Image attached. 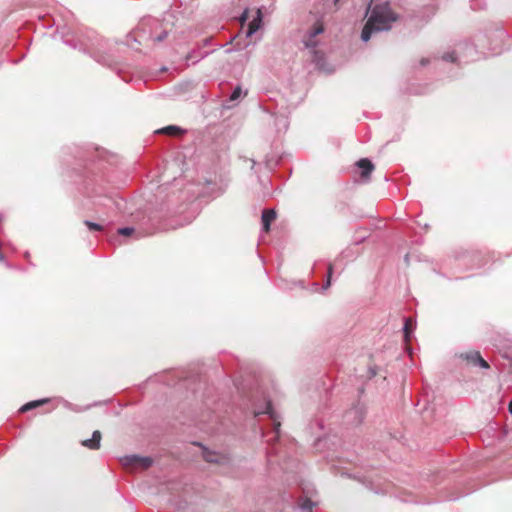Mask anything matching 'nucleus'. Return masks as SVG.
Segmentation results:
<instances>
[{
	"label": "nucleus",
	"mask_w": 512,
	"mask_h": 512,
	"mask_svg": "<svg viewBox=\"0 0 512 512\" xmlns=\"http://www.w3.org/2000/svg\"><path fill=\"white\" fill-rule=\"evenodd\" d=\"M396 20L397 16L388 4L376 5L362 30L361 39L367 42L373 32L390 29Z\"/></svg>",
	"instance_id": "f257e3e1"
},
{
	"label": "nucleus",
	"mask_w": 512,
	"mask_h": 512,
	"mask_svg": "<svg viewBox=\"0 0 512 512\" xmlns=\"http://www.w3.org/2000/svg\"><path fill=\"white\" fill-rule=\"evenodd\" d=\"M459 358L465 361L466 365L470 367H480L482 369H489L490 367L479 351L472 350L461 353Z\"/></svg>",
	"instance_id": "f03ea898"
},
{
	"label": "nucleus",
	"mask_w": 512,
	"mask_h": 512,
	"mask_svg": "<svg viewBox=\"0 0 512 512\" xmlns=\"http://www.w3.org/2000/svg\"><path fill=\"white\" fill-rule=\"evenodd\" d=\"M122 463L127 468L146 470L152 465L153 460L150 457L131 455L124 457Z\"/></svg>",
	"instance_id": "7ed1b4c3"
},
{
	"label": "nucleus",
	"mask_w": 512,
	"mask_h": 512,
	"mask_svg": "<svg viewBox=\"0 0 512 512\" xmlns=\"http://www.w3.org/2000/svg\"><path fill=\"white\" fill-rule=\"evenodd\" d=\"M101 432L96 430L93 432L91 439H86L81 442V444L91 450H97L100 448V441H101Z\"/></svg>",
	"instance_id": "20e7f679"
},
{
	"label": "nucleus",
	"mask_w": 512,
	"mask_h": 512,
	"mask_svg": "<svg viewBox=\"0 0 512 512\" xmlns=\"http://www.w3.org/2000/svg\"><path fill=\"white\" fill-rule=\"evenodd\" d=\"M276 219V212L273 209H266L262 213V224L265 232L270 231L271 223Z\"/></svg>",
	"instance_id": "39448f33"
},
{
	"label": "nucleus",
	"mask_w": 512,
	"mask_h": 512,
	"mask_svg": "<svg viewBox=\"0 0 512 512\" xmlns=\"http://www.w3.org/2000/svg\"><path fill=\"white\" fill-rule=\"evenodd\" d=\"M357 166L362 170L361 172V176L363 178H368L369 175L371 174V172L373 171L374 169V165L372 164V162L367 159V158H363V159H360L358 162H357Z\"/></svg>",
	"instance_id": "423d86ee"
},
{
	"label": "nucleus",
	"mask_w": 512,
	"mask_h": 512,
	"mask_svg": "<svg viewBox=\"0 0 512 512\" xmlns=\"http://www.w3.org/2000/svg\"><path fill=\"white\" fill-rule=\"evenodd\" d=\"M50 400L48 398H44V399H40V400H35V401H30L26 404H24L21 408H20V412L21 413H24V412H27V411H30L32 409H35L37 407H40L46 403H48Z\"/></svg>",
	"instance_id": "0eeeda50"
},
{
	"label": "nucleus",
	"mask_w": 512,
	"mask_h": 512,
	"mask_svg": "<svg viewBox=\"0 0 512 512\" xmlns=\"http://www.w3.org/2000/svg\"><path fill=\"white\" fill-rule=\"evenodd\" d=\"M261 23V11L258 10V16L257 18L253 19L248 26L247 36L250 37L252 34H254L260 27Z\"/></svg>",
	"instance_id": "6e6552de"
},
{
	"label": "nucleus",
	"mask_w": 512,
	"mask_h": 512,
	"mask_svg": "<svg viewBox=\"0 0 512 512\" xmlns=\"http://www.w3.org/2000/svg\"><path fill=\"white\" fill-rule=\"evenodd\" d=\"M261 23V11L258 10V16L257 18L253 19L248 26L247 36L250 37L252 34H254L260 27Z\"/></svg>",
	"instance_id": "1a4fd4ad"
},
{
	"label": "nucleus",
	"mask_w": 512,
	"mask_h": 512,
	"mask_svg": "<svg viewBox=\"0 0 512 512\" xmlns=\"http://www.w3.org/2000/svg\"><path fill=\"white\" fill-rule=\"evenodd\" d=\"M324 32V25L322 21H317L314 23L312 28L309 31V34L312 35V37H316L317 35Z\"/></svg>",
	"instance_id": "9d476101"
},
{
	"label": "nucleus",
	"mask_w": 512,
	"mask_h": 512,
	"mask_svg": "<svg viewBox=\"0 0 512 512\" xmlns=\"http://www.w3.org/2000/svg\"><path fill=\"white\" fill-rule=\"evenodd\" d=\"M304 44L308 48H314L317 46L318 41L316 40V37H312V35L308 33L304 39Z\"/></svg>",
	"instance_id": "9b49d317"
},
{
	"label": "nucleus",
	"mask_w": 512,
	"mask_h": 512,
	"mask_svg": "<svg viewBox=\"0 0 512 512\" xmlns=\"http://www.w3.org/2000/svg\"><path fill=\"white\" fill-rule=\"evenodd\" d=\"M161 132L168 135H176L180 132V129L176 126H167L164 129H162Z\"/></svg>",
	"instance_id": "f8f14e48"
},
{
	"label": "nucleus",
	"mask_w": 512,
	"mask_h": 512,
	"mask_svg": "<svg viewBox=\"0 0 512 512\" xmlns=\"http://www.w3.org/2000/svg\"><path fill=\"white\" fill-rule=\"evenodd\" d=\"M411 329H412V320L406 319L405 325H404V335H405V338L407 341L409 340V335H410Z\"/></svg>",
	"instance_id": "ddd939ff"
},
{
	"label": "nucleus",
	"mask_w": 512,
	"mask_h": 512,
	"mask_svg": "<svg viewBox=\"0 0 512 512\" xmlns=\"http://www.w3.org/2000/svg\"><path fill=\"white\" fill-rule=\"evenodd\" d=\"M84 224L88 227L91 231H102L103 227L97 223L91 222V221H85Z\"/></svg>",
	"instance_id": "4468645a"
},
{
	"label": "nucleus",
	"mask_w": 512,
	"mask_h": 512,
	"mask_svg": "<svg viewBox=\"0 0 512 512\" xmlns=\"http://www.w3.org/2000/svg\"><path fill=\"white\" fill-rule=\"evenodd\" d=\"M332 274H333V265L329 264L328 271H327V281H326V283L323 286L324 289H327V288L330 287Z\"/></svg>",
	"instance_id": "2eb2a0df"
},
{
	"label": "nucleus",
	"mask_w": 512,
	"mask_h": 512,
	"mask_svg": "<svg viewBox=\"0 0 512 512\" xmlns=\"http://www.w3.org/2000/svg\"><path fill=\"white\" fill-rule=\"evenodd\" d=\"M313 505H314V503L312 502V500H310V499H308V498H307V499H305V500L302 502V504H301V508H302L303 510H307V511L311 512V511H312V508H313Z\"/></svg>",
	"instance_id": "dca6fc26"
},
{
	"label": "nucleus",
	"mask_w": 512,
	"mask_h": 512,
	"mask_svg": "<svg viewBox=\"0 0 512 512\" xmlns=\"http://www.w3.org/2000/svg\"><path fill=\"white\" fill-rule=\"evenodd\" d=\"M261 413H267V414H269L271 416V418L273 420H275V416H274V413L272 411V404H271L270 401L267 402V406H266V410L265 411H263V412H255V415H259Z\"/></svg>",
	"instance_id": "f3484780"
},
{
	"label": "nucleus",
	"mask_w": 512,
	"mask_h": 512,
	"mask_svg": "<svg viewBox=\"0 0 512 512\" xmlns=\"http://www.w3.org/2000/svg\"><path fill=\"white\" fill-rule=\"evenodd\" d=\"M133 232H134V229H133V228H131V227H124V228H120V229L118 230V233H119L120 235H123V236H130V235H132V234H133Z\"/></svg>",
	"instance_id": "a211bd4d"
},
{
	"label": "nucleus",
	"mask_w": 512,
	"mask_h": 512,
	"mask_svg": "<svg viewBox=\"0 0 512 512\" xmlns=\"http://www.w3.org/2000/svg\"><path fill=\"white\" fill-rule=\"evenodd\" d=\"M241 95V88L240 87H237L234 89V91L232 92L231 96H230V100L231 101H235L236 99H238Z\"/></svg>",
	"instance_id": "6ab92c4d"
},
{
	"label": "nucleus",
	"mask_w": 512,
	"mask_h": 512,
	"mask_svg": "<svg viewBox=\"0 0 512 512\" xmlns=\"http://www.w3.org/2000/svg\"><path fill=\"white\" fill-rule=\"evenodd\" d=\"M248 18V11L246 10L243 15L241 16V21L244 22Z\"/></svg>",
	"instance_id": "aec40b11"
},
{
	"label": "nucleus",
	"mask_w": 512,
	"mask_h": 512,
	"mask_svg": "<svg viewBox=\"0 0 512 512\" xmlns=\"http://www.w3.org/2000/svg\"><path fill=\"white\" fill-rule=\"evenodd\" d=\"M428 63H429V60H428V59H426V58H422V59L420 60V64H421L422 66H425V65H427Z\"/></svg>",
	"instance_id": "412c9836"
},
{
	"label": "nucleus",
	"mask_w": 512,
	"mask_h": 512,
	"mask_svg": "<svg viewBox=\"0 0 512 512\" xmlns=\"http://www.w3.org/2000/svg\"><path fill=\"white\" fill-rule=\"evenodd\" d=\"M206 460L209 461V462H216L217 460L214 459L212 456H206Z\"/></svg>",
	"instance_id": "4be33fe9"
},
{
	"label": "nucleus",
	"mask_w": 512,
	"mask_h": 512,
	"mask_svg": "<svg viewBox=\"0 0 512 512\" xmlns=\"http://www.w3.org/2000/svg\"><path fill=\"white\" fill-rule=\"evenodd\" d=\"M24 257H25V259H26L27 261H30L31 255H30V253H29V252H26V253L24 254Z\"/></svg>",
	"instance_id": "5701e85b"
},
{
	"label": "nucleus",
	"mask_w": 512,
	"mask_h": 512,
	"mask_svg": "<svg viewBox=\"0 0 512 512\" xmlns=\"http://www.w3.org/2000/svg\"><path fill=\"white\" fill-rule=\"evenodd\" d=\"M165 37H166V34H163V35H161V36H158V37L156 38V40H157V41H161V40H162V39H164Z\"/></svg>",
	"instance_id": "b1692460"
},
{
	"label": "nucleus",
	"mask_w": 512,
	"mask_h": 512,
	"mask_svg": "<svg viewBox=\"0 0 512 512\" xmlns=\"http://www.w3.org/2000/svg\"><path fill=\"white\" fill-rule=\"evenodd\" d=\"M508 409H509V412L512 414V401L509 403Z\"/></svg>",
	"instance_id": "393cba45"
}]
</instances>
